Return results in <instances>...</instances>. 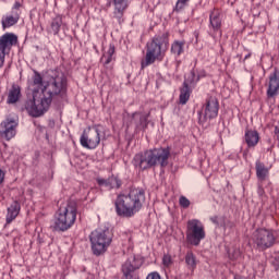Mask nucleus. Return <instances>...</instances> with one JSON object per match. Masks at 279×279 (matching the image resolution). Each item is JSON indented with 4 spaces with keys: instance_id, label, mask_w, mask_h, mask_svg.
I'll return each mask as SVG.
<instances>
[{
    "instance_id": "38",
    "label": "nucleus",
    "mask_w": 279,
    "mask_h": 279,
    "mask_svg": "<svg viewBox=\"0 0 279 279\" xmlns=\"http://www.w3.org/2000/svg\"><path fill=\"white\" fill-rule=\"evenodd\" d=\"M3 62H5V52L2 53L0 50V69L3 66Z\"/></svg>"
},
{
    "instance_id": "4",
    "label": "nucleus",
    "mask_w": 279,
    "mask_h": 279,
    "mask_svg": "<svg viewBox=\"0 0 279 279\" xmlns=\"http://www.w3.org/2000/svg\"><path fill=\"white\" fill-rule=\"evenodd\" d=\"M75 219H77V205L75 202H69L65 206L59 208L53 230L57 232H66L75 223Z\"/></svg>"
},
{
    "instance_id": "9",
    "label": "nucleus",
    "mask_w": 279,
    "mask_h": 279,
    "mask_svg": "<svg viewBox=\"0 0 279 279\" xmlns=\"http://www.w3.org/2000/svg\"><path fill=\"white\" fill-rule=\"evenodd\" d=\"M171 156V148H155L153 150H147L144 154V160L147 162L149 167H156V165H160V167H167L169 165V157Z\"/></svg>"
},
{
    "instance_id": "33",
    "label": "nucleus",
    "mask_w": 279,
    "mask_h": 279,
    "mask_svg": "<svg viewBox=\"0 0 279 279\" xmlns=\"http://www.w3.org/2000/svg\"><path fill=\"white\" fill-rule=\"evenodd\" d=\"M162 263L165 267H171L173 264V259L171 258V255H163Z\"/></svg>"
},
{
    "instance_id": "26",
    "label": "nucleus",
    "mask_w": 279,
    "mask_h": 279,
    "mask_svg": "<svg viewBox=\"0 0 279 279\" xmlns=\"http://www.w3.org/2000/svg\"><path fill=\"white\" fill-rule=\"evenodd\" d=\"M197 82H199L197 80V74L195 73V70H192L183 84H187V86H195Z\"/></svg>"
},
{
    "instance_id": "8",
    "label": "nucleus",
    "mask_w": 279,
    "mask_h": 279,
    "mask_svg": "<svg viewBox=\"0 0 279 279\" xmlns=\"http://www.w3.org/2000/svg\"><path fill=\"white\" fill-rule=\"evenodd\" d=\"M104 126L96 124L88 126L83 131L80 143L85 149H97L99 143H101V132Z\"/></svg>"
},
{
    "instance_id": "16",
    "label": "nucleus",
    "mask_w": 279,
    "mask_h": 279,
    "mask_svg": "<svg viewBox=\"0 0 279 279\" xmlns=\"http://www.w3.org/2000/svg\"><path fill=\"white\" fill-rule=\"evenodd\" d=\"M244 141L247 147H256V145H258V141H260V135L258 134V131L246 130L244 134Z\"/></svg>"
},
{
    "instance_id": "36",
    "label": "nucleus",
    "mask_w": 279,
    "mask_h": 279,
    "mask_svg": "<svg viewBox=\"0 0 279 279\" xmlns=\"http://www.w3.org/2000/svg\"><path fill=\"white\" fill-rule=\"evenodd\" d=\"M272 265H274L276 271H279V256L275 257Z\"/></svg>"
},
{
    "instance_id": "25",
    "label": "nucleus",
    "mask_w": 279,
    "mask_h": 279,
    "mask_svg": "<svg viewBox=\"0 0 279 279\" xmlns=\"http://www.w3.org/2000/svg\"><path fill=\"white\" fill-rule=\"evenodd\" d=\"M19 23V16H7L5 20H2V27L7 29V27H12V25H16Z\"/></svg>"
},
{
    "instance_id": "39",
    "label": "nucleus",
    "mask_w": 279,
    "mask_h": 279,
    "mask_svg": "<svg viewBox=\"0 0 279 279\" xmlns=\"http://www.w3.org/2000/svg\"><path fill=\"white\" fill-rule=\"evenodd\" d=\"M4 180H5V172H3V170L0 169V184L4 182Z\"/></svg>"
},
{
    "instance_id": "24",
    "label": "nucleus",
    "mask_w": 279,
    "mask_h": 279,
    "mask_svg": "<svg viewBox=\"0 0 279 279\" xmlns=\"http://www.w3.org/2000/svg\"><path fill=\"white\" fill-rule=\"evenodd\" d=\"M114 3L116 10H125L128 8V0H107L106 8H110Z\"/></svg>"
},
{
    "instance_id": "41",
    "label": "nucleus",
    "mask_w": 279,
    "mask_h": 279,
    "mask_svg": "<svg viewBox=\"0 0 279 279\" xmlns=\"http://www.w3.org/2000/svg\"><path fill=\"white\" fill-rule=\"evenodd\" d=\"M211 221H213L214 223H217V217L211 218Z\"/></svg>"
},
{
    "instance_id": "5",
    "label": "nucleus",
    "mask_w": 279,
    "mask_h": 279,
    "mask_svg": "<svg viewBox=\"0 0 279 279\" xmlns=\"http://www.w3.org/2000/svg\"><path fill=\"white\" fill-rule=\"evenodd\" d=\"M92 244V252L95 256H101L106 254L110 243H112V235H110V229H96L89 235Z\"/></svg>"
},
{
    "instance_id": "22",
    "label": "nucleus",
    "mask_w": 279,
    "mask_h": 279,
    "mask_svg": "<svg viewBox=\"0 0 279 279\" xmlns=\"http://www.w3.org/2000/svg\"><path fill=\"white\" fill-rule=\"evenodd\" d=\"M191 99V87L187 83H183V87L180 90V104L184 105Z\"/></svg>"
},
{
    "instance_id": "1",
    "label": "nucleus",
    "mask_w": 279,
    "mask_h": 279,
    "mask_svg": "<svg viewBox=\"0 0 279 279\" xmlns=\"http://www.w3.org/2000/svg\"><path fill=\"white\" fill-rule=\"evenodd\" d=\"M33 84L41 90V97L38 99V89H34L32 99L26 100L24 108L31 117H43L49 110L53 98L66 93V76L60 71L52 72L47 84L43 81L40 73L35 72Z\"/></svg>"
},
{
    "instance_id": "34",
    "label": "nucleus",
    "mask_w": 279,
    "mask_h": 279,
    "mask_svg": "<svg viewBox=\"0 0 279 279\" xmlns=\"http://www.w3.org/2000/svg\"><path fill=\"white\" fill-rule=\"evenodd\" d=\"M146 279H162V277H160L158 271H153L147 275Z\"/></svg>"
},
{
    "instance_id": "23",
    "label": "nucleus",
    "mask_w": 279,
    "mask_h": 279,
    "mask_svg": "<svg viewBox=\"0 0 279 279\" xmlns=\"http://www.w3.org/2000/svg\"><path fill=\"white\" fill-rule=\"evenodd\" d=\"M112 56H114V46L110 44L108 51L104 52L101 57V62H104L105 65L110 64L112 62Z\"/></svg>"
},
{
    "instance_id": "42",
    "label": "nucleus",
    "mask_w": 279,
    "mask_h": 279,
    "mask_svg": "<svg viewBox=\"0 0 279 279\" xmlns=\"http://www.w3.org/2000/svg\"><path fill=\"white\" fill-rule=\"evenodd\" d=\"M252 54H246L244 60H247L248 58H251Z\"/></svg>"
},
{
    "instance_id": "2",
    "label": "nucleus",
    "mask_w": 279,
    "mask_h": 279,
    "mask_svg": "<svg viewBox=\"0 0 279 279\" xmlns=\"http://www.w3.org/2000/svg\"><path fill=\"white\" fill-rule=\"evenodd\" d=\"M169 50V33H162L155 36L146 44L145 60L142 62V69L151 66L155 62H162Z\"/></svg>"
},
{
    "instance_id": "19",
    "label": "nucleus",
    "mask_w": 279,
    "mask_h": 279,
    "mask_svg": "<svg viewBox=\"0 0 279 279\" xmlns=\"http://www.w3.org/2000/svg\"><path fill=\"white\" fill-rule=\"evenodd\" d=\"M197 257L193 251H187L185 254V264L187 269L193 274L197 269Z\"/></svg>"
},
{
    "instance_id": "28",
    "label": "nucleus",
    "mask_w": 279,
    "mask_h": 279,
    "mask_svg": "<svg viewBox=\"0 0 279 279\" xmlns=\"http://www.w3.org/2000/svg\"><path fill=\"white\" fill-rule=\"evenodd\" d=\"M228 256L230 260H239L241 258V248L240 247H232L228 251Z\"/></svg>"
},
{
    "instance_id": "7",
    "label": "nucleus",
    "mask_w": 279,
    "mask_h": 279,
    "mask_svg": "<svg viewBox=\"0 0 279 279\" xmlns=\"http://www.w3.org/2000/svg\"><path fill=\"white\" fill-rule=\"evenodd\" d=\"M186 241L189 245L198 247L199 243L206 239V229L204 223L198 219H191L186 223Z\"/></svg>"
},
{
    "instance_id": "15",
    "label": "nucleus",
    "mask_w": 279,
    "mask_h": 279,
    "mask_svg": "<svg viewBox=\"0 0 279 279\" xmlns=\"http://www.w3.org/2000/svg\"><path fill=\"white\" fill-rule=\"evenodd\" d=\"M97 183L99 186H105L106 189L112 190V189H121V179L119 177H109L108 179H97Z\"/></svg>"
},
{
    "instance_id": "17",
    "label": "nucleus",
    "mask_w": 279,
    "mask_h": 279,
    "mask_svg": "<svg viewBox=\"0 0 279 279\" xmlns=\"http://www.w3.org/2000/svg\"><path fill=\"white\" fill-rule=\"evenodd\" d=\"M255 171L259 182H265V180L269 178V168L265 166V163L260 162L259 160H257L255 163Z\"/></svg>"
},
{
    "instance_id": "27",
    "label": "nucleus",
    "mask_w": 279,
    "mask_h": 279,
    "mask_svg": "<svg viewBox=\"0 0 279 279\" xmlns=\"http://www.w3.org/2000/svg\"><path fill=\"white\" fill-rule=\"evenodd\" d=\"M60 27H62V17L61 16H57L51 22V29H52L54 35L59 34Z\"/></svg>"
},
{
    "instance_id": "10",
    "label": "nucleus",
    "mask_w": 279,
    "mask_h": 279,
    "mask_svg": "<svg viewBox=\"0 0 279 279\" xmlns=\"http://www.w3.org/2000/svg\"><path fill=\"white\" fill-rule=\"evenodd\" d=\"M203 118H199V123H206V121L217 119L219 116V100L213 96L207 98L205 105L203 106Z\"/></svg>"
},
{
    "instance_id": "37",
    "label": "nucleus",
    "mask_w": 279,
    "mask_h": 279,
    "mask_svg": "<svg viewBox=\"0 0 279 279\" xmlns=\"http://www.w3.org/2000/svg\"><path fill=\"white\" fill-rule=\"evenodd\" d=\"M202 77H206V71H204V70H201V71L197 73V75H196V78L198 80V82H199V80H201Z\"/></svg>"
},
{
    "instance_id": "18",
    "label": "nucleus",
    "mask_w": 279,
    "mask_h": 279,
    "mask_svg": "<svg viewBox=\"0 0 279 279\" xmlns=\"http://www.w3.org/2000/svg\"><path fill=\"white\" fill-rule=\"evenodd\" d=\"M19 213H21V204L15 201L8 208L7 223H12L19 217Z\"/></svg>"
},
{
    "instance_id": "13",
    "label": "nucleus",
    "mask_w": 279,
    "mask_h": 279,
    "mask_svg": "<svg viewBox=\"0 0 279 279\" xmlns=\"http://www.w3.org/2000/svg\"><path fill=\"white\" fill-rule=\"evenodd\" d=\"M279 93V71H275L269 76L268 88L266 95L269 99L276 97Z\"/></svg>"
},
{
    "instance_id": "35",
    "label": "nucleus",
    "mask_w": 279,
    "mask_h": 279,
    "mask_svg": "<svg viewBox=\"0 0 279 279\" xmlns=\"http://www.w3.org/2000/svg\"><path fill=\"white\" fill-rule=\"evenodd\" d=\"M257 194L259 197H265V189H263V185H258Z\"/></svg>"
},
{
    "instance_id": "3",
    "label": "nucleus",
    "mask_w": 279,
    "mask_h": 279,
    "mask_svg": "<svg viewBox=\"0 0 279 279\" xmlns=\"http://www.w3.org/2000/svg\"><path fill=\"white\" fill-rule=\"evenodd\" d=\"M141 204V189H131L129 194H119L114 205L118 217H134Z\"/></svg>"
},
{
    "instance_id": "40",
    "label": "nucleus",
    "mask_w": 279,
    "mask_h": 279,
    "mask_svg": "<svg viewBox=\"0 0 279 279\" xmlns=\"http://www.w3.org/2000/svg\"><path fill=\"white\" fill-rule=\"evenodd\" d=\"M14 8L15 10H19V8H21V2H15Z\"/></svg>"
},
{
    "instance_id": "31",
    "label": "nucleus",
    "mask_w": 279,
    "mask_h": 279,
    "mask_svg": "<svg viewBox=\"0 0 279 279\" xmlns=\"http://www.w3.org/2000/svg\"><path fill=\"white\" fill-rule=\"evenodd\" d=\"M123 11L124 10H114V19L118 21L119 25H121V23H123Z\"/></svg>"
},
{
    "instance_id": "14",
    "label": "nucleus",
    "mask_w": 279,
    "mask_h": 279,
    "mask_svg": "<svg viewBox=\"0 0 279 279\" xmlns=\"http://www.w3.org/2000/svg\"><path fill=\"white\" fill-rule=\"evenodd\" d=\"M19 43V37L13 33H5L0 37V51L5 53L8 47H14Z\"/></svg>"
},
{
    "instance_id": "12",
    "label": "nucleus",
    "mask_w": 279,
    "mask_h": 279,
    "mask_svg": "<svg viewBox=\"0 0 279 279\" xmlns=\"http://www.w3.org/2000/svg\"><path fill=\"white\" fill-rule=\"evenodd\" d=\"M221 10L214 9L209 14V35L211 38H216L217 34H221V23H222Z\"/></svg>"
},
{
    "instance_id": "20",
    "label": "nucleus",
    "mask_w": 279,
    "mask_h": 279,
    "mask_svg": "<svg viewBox=\"0 0 279 279\" xmlns=\"http://www.w3.org/2000/svg\"><path fill=\"white\" fill-rule=\"evenodd\" d=\"M20 97H21V87L19 85L13 84L11 89L9 90L7 104H16Z\"/></svg>"
},
{
    "instance_id": "29",
    "label": "nucleus",
    "mask_w": 279,
    "mask_h": 279,
    "mask_svg": "<svg viewBox=\"0 0 279 279\" xmlns=\"http://www.w3.org/2000/svg\"><path fill=\"white\" fill-rule=\"evenodd\" d=\"M179 204L181 208H189L191 206V201L186 196H180Z\"/></svg>"
},
{
    "instance_id": "30",
    "label": "nucleus",
    "mask_w": 279,
    "mask_h": 279,
    "mask_svg": "<svg viewBox=\"0 0 279 279\" xmlns=\"http://www.w3.org/2000/svg\"><path fill=\"white\" fill-rule=\"evenodd\" d=\"M189 1H191V0H178L177 4H175V10L177 11L184 10V8H186V5H189Z\"/></svg>"
},
{
    "instance_id": "21",
    "label": "nucleus",
    "mask_w": 279,
    "mask_h": 279,
    "mask_svg": "<svg viewBox=\"0 0 279 279\" xmlns=\"http://www.w3.org/2000/svg\"><path fill=\"white\" fill-rule=\"evenodd\" d=\"M184 41L174 40L171 45V53L175 56V58H180L182 53H184Z\"/></svg>"
},
{
    "instance_id": "6",
    "label": "nucleus",
    "mask_w": 279,
    "mask_h": 279,
    "mask_svg": "<svg viewBox=\"0 0 279 279\" xmlns=\"http://www.w3.org/2000/svg\"><path fill=\"white\" fill-rule=\"evenodd\" d=\"M252 241L256 250L265 252L266 250H269V247H274V245H276V231L259 228L253 232Z\"/></svg>"
},
{
    "instance_id": "11",
    "label": "nucleus",
    "mask_w": 279,
    "mask_h": 279,
    "mask_svg": "<svg viewBox=\"0 0 279 279\" xmlns=\"http://www.w3.org/2000/svg\"><path fill=\"white\" fill-rule=\"evenodd\" d=\"M17 125L19 123H16L15 119L7 118L0 124V136L4 138V141H12V138L16 136Z\"/></svg>"
},
{
    "instance_id": "32",
    "label": "nucleus",
    "mask_w": 279,
    "mask_h": 279,
    "mask_svg": "<svg viewBox=\"0 0 279 279\" xmlns=\"http://www.w3.org/2000/svg\"><path fill=\"white\" fill-rule=\"evenodd\" d=\"M133 167L136 169H141V154H136L135 157L132 160Z\"/></svg>"
}]
</instances>
